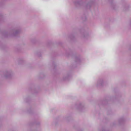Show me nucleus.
<instances>
[{"mask_svg":"<svg viewBox=\"0 0 131 131\" xmlns=\"http://www.w3.org/2000/svg\"><path fill=\"white\" fill-rule=\"evenodd\" d=\"M64 79V80H66V79Z\"/></svg>","mask_w":131,"mask_h":131,"instance_id":"obj_12","label":"nucleus"},{"mask_svg":"<svg viewBox=\"0 0 131 131\" xmlns=\"http://www.w3.org/2000/svg\"><path fill=\"white\" fill-rule=\"evenodd\" d=\"M121 2L123 4L124 9L125 10H127L129 8V6L125 3L124 1V0H121Z\"/></svg>","mask_w":131,"mask_h":131,"instance_id":"obj_3","label":"nucleus"},{"mask_svg":"<svg viewBox=\"0 0 131 131\" xmlns=\"http://www.w3.org/2000/svg\"><path fill=\"white\" fill-rule=\"evenodd\" d=\"M20 32L19 29L15 28L12 29L9 33L4 32L3 33V35L5 37H15Z\"/></svg>","mask_w":131,"mask_h":131,"instance_id":"obj_1","label":"nucleus"},{"mask_svg":"<svg viewBox=\"0 0 131 131\" xmlns=\"http://www.w3.org/2000/svg\"><path fill=\"white\" fill-rule=\"evenodd\" d=\"M92 4V3H89L86 5V7L87 8H90Z\"/></svg>","mask_w":131,"mask_h":131,"instance_id":"obj_7","label":"nucleus"},{"mask_svg":"<svg viewBox=\"0 0 131 131\" xmlns=\"http://www.w3.org/2000/svg\"><path fill=\"white\" fill-rule=\"evenodd\" d=\"M13 75V73L11 71H7L5 72L4 73V77L7 79H11Z\"/></svg>","mask_w":131,"mask_h":131,"instance_id":"obj_2","label":"nucleus"},{"mask_svg":"<svg viewBox=\"0 0 131 131\" xmlns=\"http://www.w3.org/2000/svg\"><path fill=\"white\" fill-rule=\"evenodd\" d=\"M78 60L79 61L80 60V59H78Z\"/></svg>","mask_w":131,"mask_h":131,"instance_id":"obj_11","label":"nucleus"},{"mask_svg":"<svg viewBox=\"0 0 131 131\" xmlns=\"http://www.w3.org/2000/svg\"><path fill=\"white\" fill-rule=\"evenodd\" d=\"M124 121V119L123 118L120 119L119 120V122L120 123L123 122Z\"/></svg>","mask_w":131,"mask_h":131,"instance_id":"obj_8","label":"nucleus"},{"mask_svg":"<svg viewBox=\"0 0 131 131\" xmlns=\"http://www.w3.org/2000/svg\"><path fill=\"white\" fill-rule=\"evenodd\" d=\"M104 82L102 79H100L97 82V86H102L103 85V83Z\"/></svg>","mask_w":131,"mask_h":131,"instance_id":"obj_5","label":"nucleus"},{"mask_svg":"<svg viewBox=\"0 0 131 131\" xmlns=\"http://www.w3.org/2000/svg\"><path fill=\"white\" fill-rule=\"evenodd\" d=\"M130 26L131 27V20L130 21Z\"/></svg>","mask_w":131,"mask_h":131,"instance_id":"obj_9","label":"nucleus"},{"mask_svg":"<svg viewBox=\"0 0 131 131\" xmlns=\"http://www.w3.org/2000/svg\"><path fill=\"white\" fill-rule=\"evenodd\" d=\"M83 106L80 103H77L75 105L76 107L80 111L83 108Z\"/></svg>","mask_w":131,"mask_h":131,"instance_id":"obj_4","label":"nucleus"},{"mask_svg":"<svg viewBox=\"0 0 131 131\" xmlns=\"http://www.w3.org/2000/svg\"><path fill=\"white\" fill-rule=\"evenodd\" d=\"M102 131H107L104 130H103Z\"/></svg>","mask_w":131,"mask_h":131,"instance_id":"obj_10","label":"nucleus"},{"mask_svg":"<svg viewBox=\"0 0 131 131\" xmlns=\"http://www.w3.org/2000/svg\"><path fill=\"white\" fill-rule=\"evenodd\" d=\"M81 3V1L78 0H75L74 2V4L77 6L80 5Z\"/></svg>","mask_w":131,"mask_h":131,"instance_id":"obj_6","label":"nucleus"}]
</instances>
